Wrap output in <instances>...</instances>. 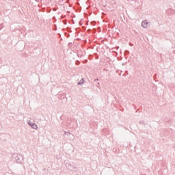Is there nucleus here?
Listing matches in <instances>:
<instances>
[{
	"mask_svg": "<svg viewBox=\"0 0 175 175\" xmlns=\"http://www.w3.org/2000/svg\"><path fill=\"white\" fill-rule=\"evenodd\" d=\"M142 27H143V28H147L148 27V23L146 21H143L142 23Z\"/></svg>",
	"mask_w": 175,
	"mask_h": 175,
	"instance_id": "1",
	"label": "nucleus"
},
{
	"mask_svg": "<svg viewBox=\"0 0 175 175\" xmlns=\"http://www.w3.org/2000/svg\"><path fill=\"white\" fill-rule=\"evenodd\" d=\"M29 124L31 126V128H33V129H38V125H36V124L35 123H33V124L29 123Z\"/></svg>",
	"mask_w": 175,
	"mask_h": 175,
	"instance_id": "2",
	"label": "nucleus"
}]
</instances>
